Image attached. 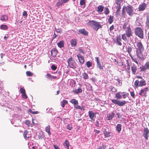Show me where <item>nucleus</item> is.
Listing matches in <instances>:
<instances>
[{"label":"nucleus","instance_id":"1","mask_svg":"<svg viewBox=\"0 0 149 149\" xmlns=\"http://www.w3.org/2000/svg\"><path fill=\"white\" fill-rule=\"evenodd\" d=\"M88 26H90L93 29L96 31L99 29L102 28L100 23L94 20H90L87 23Z\"/></svg>","mask_w":149,"mask_h":149},{"label":"nucleus","instance_id":"2","mask_svg":"<svg viewBox=\"0 0 149 149\" xmlns=\"http://www.w3.org/2000/svg\"><path fill=\"white\" fill-rule=\"evenodd\" d=\"M125 30V33L122 34V38L124 41H127L129 40L128 38H130L132 36V31L130 25H129L127 28Z\"/></svg>","mask_w":149,"mask_h":149},{"label":"nucleus","instance_id":"3","mask_svg":"<svg viewBox=\"0 0 149 149\" xmlns=\"http://www.w3.org/2000/svg\"><path fill=\"white\" fill-rule=\"evenodd\" d=\"M134 33L135 34L141 39L144 38L143 31V29L139 27H137L135 29Z\"/></svg>","mask_w":149,"mask_h":149},{"label":"nucleus","instance_id":"4","mask_svg":"<svg viewBox=\"0 0 149 149\" xmlns=\"http://www.w3.org/2000/svg\"><path fill=\"white\" fill-rule=\"evenodd\" d=\"M125 9V11H126L128 15L130 16H132L134 13V8L132 6L129 5L127 6H124Z\"/></svg>","mask_w":149,"mask_h":149},{"label":"nucleus","instance_id":"5","mask_svg":"<svg viewBox=\"0 0 149 149\" xmlns=\"http://www.w3.org/2000/svg\"><path fill=\"white\" fill-rule=\"evenodd\" d=\"M68 66L73 69H76L77 64L75 61L72 57L69 58L68 60Z\"/></svg>","mask_w":149,"mask_h":149},{"label":"nucleus","instance_id":"6","mask_svg":"<svg viewBox=\"0 0 149 149\" xmlns=\"http://www.w3.org/2000/svg\"><path fill=\"white\" fill-rule=\"evenodd\" d=\"M111 100L113 103L117 104L120 106H123L126 103V102L125 100L120 101L116 99Z\"/></svg>","mask_w":149,"mask_h":149},{"label":"nucleus","instance_id":"7","mask_svg":"<svg viewBox=\"0 0 149 149\" xmlns=\"http://www.w3.org/2000/svg\"><path fill=\"white\" fill-rule=\"evenodd\" d=\"M148 87H145L141 89L140 91L139 94L141 97H146L147 96V92L148 91Z\"/></svg>","mask_w":149,"mask_h":149},{"label":"nucleus","instance_id":"8","mask_svg":"<svg viewBox=\"0 0 149 149\" xmlns=\"http://www.w3.org/2000/svg\"><path fill=\"white\" fill-rule=\"evenodd\" d=\"M136 49L140 52H142L144 49L143 46L141 42H138L137 43Z\"/></svg>","mask_w":149,"mask_h":149},{"label":"nucleus","instance_id":"9","mask_svg":"<svg viewBox=\"0 0 149 149\" xmlns=\"http://www.w3.org/2000/svg\"><path fill=\"white\" fill-rule=\"evenodd\" d=\"M146 7V4L144 2L143 3L139 5L138 8L139 11H143L145 9Z\"/></svg>","mask_w":149,"mask_h":149},{"label":"nucleus","instance_id":"10","mask_svg":"<svg viewBox=\"0 0 149 149\" xmlns=\"http://www.w3.org/2000/svg\"><path fill=\"white\" fill-rule=\"evenodd\" d=\"M77 56L80 63L81 64H83L84 63L85 61L84 57L80 54H77Z\"/></svg>","mask_w":149,"mask_h":149},{"label":"nucleus","instance_id":"11","mask_svg":"<svg viewBox=\"0 0 149 149\" xmlns=\"http://www.w3.org/2000/svg\"><path fill=\"white\" fill-rule=\"evenodd\" d=\"M141 70L142 71H144L146 69L149 70V61H147L144 66L140 67Z\"/></svg>","mask_w":149,"mask_h":149},{"label":"nucleus","instance_id":"12","mask_svg":"<svg viewBox=\"0 0 149 149\" xmlns=\"http://www.w3.org/2000/svg\"><path fill=\"white\" fill-rule=\"evenodd\" d=\"M149 133V131L147 127H144L143 130V136L146 140L148 139V134Z\"/></svg>","mask_w":149,"mask_h":149},{"label":"nucleus","instance_id":"13","mask_svg":"<svg viewBox=\"0 0 149 149\" xmlns=\"http://www.w3.org/2000/svg\"><path fill=\"white\" fill-rule=\"evenodd\" d=\"M78 31L80 33L85 36H87L88 35V32L84 28L79 29Z\"/></svg>","mask_w":149,"mask_h":149},{"label":"nucleus","instance_id":"14","mask_svg":"<svg viewBox=\"0 0 149 149\" xmlns=\"http://www.w3.org/2000/svg\"><path fill=\"white\" fill-rule=\"evenodd\" d=\"M122 40L121 39V36L120 35L117 36L116 37V43L118 45L121 46L122 44L121 41Z\"/></svg>","mask_w":149,"mask_h":149},{"label":"nucleus","instance_id":"15","mask_svg":"<svg viewBox=\"0 0 149 149\" xmlns=\"http://www.w3.org/2000/svg\"><path fill=\"white\" fill-rule=\"evenodd\" d=\"M58 50L56 48H54L51 51V55L53 57L56 56L58 53Z\"/></svg>","mask_w":149,"mask_h":149},{"label":"nucleus","instance_id":"16","mask_svg":"<svg viewBox=\"0 0 149 149\" xmlns=\"http://www.w3.org/2000/svg\"><path fill=\"white\" fill-rule=\"evenodd\" d=\"M88 115L90 118L91 119V121L93 120H94V119H93L94 116H95V114L94 113L93 111H89L88 112Z\"/></svg>","mask_w":149,"mask_h":149},{"label":"nucleus","instance_id":"17","mask_svg":"<svg viewBox=\"0 0 149 149\" xmlns=\"http://www.w3.org/2000/svg\"><path fill=\"white\" fill-rule=\"evenodd\" d=\"M116 3L117 5L116 6V8L117 10L116 13H119L121 8V3H116Z\"/></svg>","mask_w":149,"mask_h":149},{"label":"nucleus","instance_id":"18","mask_svg":"<svg viewBox=\"0 0 149 149\" xmlns=\"http://www.w3.org/2000/svg\"><path fill=\"white\" fill-rule=\"evenodd\" d=\"M0 19L2 21L6 22L8 20V17L6 15H4L1 16Z\"/></svg>","mask_w":149,"mask_h":149},{"label":"nucleus","instance_id":"19","mask_svg":"<svg viewBox=\"0 0 149 149\" xmlns=\"http://www.w3.org/2000/svg\"><path fill=\"white\" fill-rule=\"evenodd\" d=\"M82 90L81 88H79L77 89H74L72 91V92L76 94L82 93Z\"/></svg>","mask_w":149,"mask_h":149},{"label":"nucleus","instance_id":"20","mask_svg":"<svg viewBox=\"0 0 149 149\" xmlns=\"http://www.w3.org/2000/svg\"><path fill=\"white\" fill-rule=\"evenodd\" d=\"M70 42L72 47H75L76 46L77 41L75 39H72L70 41Z\"/></svg>","mask_w":149,"mask_h":149},{"label":"nucleus","instance_id":"21","mask_svg":"<svg viewBox=\"0 0 149 149\" xmlns=\"http://www.w3.org/2000/svg\"><path fill=\"white\" fill-rule=\"evenodd\" d=\"M63 145L65 146V148L66 149H69L70 143L68 140L67 139L65 140L63 143Z\"/></svg>","mask_w":149,"mask_h":149},{"label":"nucleus","instance_id":"22","mask_svg":"<svg viewBox=\"0 0 149 149\" xmlns=\"http://www.w3.org/2000/svg\"><path fill=\"white\" fill-rule=\"evenodd\" d=\"M64 42L63 40L60 41L57 43V45L58 47L60 48L64 47Z\"/></svg>","mask_w":149,"mask_h":149},{"label":"nucleus","instance_id":"23","mask_svg":"<svg viewBox=\"0 0 149 149\" xmlns=\"http://www.w3.org/2000/svg\"><path fill=\"white\" fill-rule=\"evenodd\" d=\"M63 3V0H58V2L56 3V6L58 8L61 6Z\"/></svg>","mask_w":149,"mask_h":149},{"label":"nucleus","instance_id":"24","mask_svg":"<svg viewBox=\"0 0 149 149\" xmlns=\"http://www.w3.org/2000/svg\"><path fill=\"white\" fill-rule=\"evenodd\" d=\"M70 102L74 105V106H75L76 105H78V101L74 99H71Z\"/></svg>","mask_w":149,"mask_h":149},{"label":"nucleus","instance_id":"25","mask_svg":"<svg viewBox=\"0 0 149 149\" xmlns=\"http://www.w3.org/2000/svg\"><path fill=\"white\" fill-rule=\"evenodd\" d=\"M104 8V6L102 5L98 6L97 7V11L99 13H101L103 11Z\"/></svg>","mask_w":149,"mask_h":149},{"label":"nucleus","instance_id":"26","mask_svg":"<svg viewBox=\"0 0 149 149\" xmlns=\"http://www.w3.org/2000/svg\"><path fill=\"white\" fill-rule=\"evenodd\" d=\"M122 125L120 124H117L116 127V130L118 132H120L121 130Z\"/></svg>","mask_w":149,"mask_h":149},{"label":"nucleus","instance_id":"27","mask_svg":"<svg viewBox=\"0 0 149 149\" xmlns=\"http://www.w3.org/2000/svg\"><path fill=\"white\" fill-rule=\"evenodd\" d=\"M50 125H48L45 127V131L47 132L49 135H50L51 134L50 131Z\"/></svg>","mask_w":149,"mask_h":149},{"label":"nucleus","instance_id":"28","mask_svg":"<svg viewBox=\"0 0 149 149\" xmlns=\"http://www.w3.org/2000/svg\"><path fill=\"white\" fill-rule=\"evenodd\" d=\"M131 68L132 74H135L137 70L136 67L133 65L132 66Z\"/></svg>","mask_w":149,"mask_h":149},{"label":"nucleus","instance_id":"29","mask_svg":"<svg viewBox=\"0 0 149 149\" xmlns=\"http://www.w3.org/2000/svg\"><path fill=\"white\" fill-rule=\"evenodd\" d=\"M146 85V81L145 80H142L140 81L139 85L140 87L145 86Z\"/></svg>","mask_w":149,"mask_h":149},{"label":"nucleus","instance_id":"30","mask_svg":"<svg viewBox=\"0 0 149 149\" xmlns=\"http://www.w3.org/2000/svg\"><path fill=\"white\" fill-rule=\"evenodd\" d=\"M115 115V113L113 112H112L111 113V114H109V116H108V120H111L112 119V118L114 117Z\"/></svg>","mask_w":149,"mask_h":149},{"label":"nucleus","instance_id":"31","mask_svg":"<svg viewBox=\"0 0 149 149\" xmlns=\"http://www.w3.org/2000/svg\"><path fill=\"white\" fill-rule=\"evenodd\" d=\"M113 16L110 15L108 19V22L110 24H111L113 21Z\"/></svg>","mask_w":149,"mask_h":149},{"label":"nucleus","instance_id":"32","mask_svg":"<svg viewBox=\"0 0 149 149\" xmlns=\"http://www.w3.org/2000/svg\"><path fill=\"white\" fill-rule=\"evenodd\" d=\"M140 81L139 80H136L134 82V87L137 88L139 86H140L139 85Z\"/></svg>","mask_w":149,"mask_h":149},{"label":"nucleus","instance_id":"33","mask_svg":"<svg viewBox=\"0 0 149 149\" xmlns=\"http://www.w3.org/2000/svg\"><path fill=\"white\" fill-rule=\"evenodd\" d=\"M146 24V27L149 29V16H147Z\"/></svg>","mask_w":149,"mask_h":149},{"label":"nucleus","instance_id":"34","mask_svg":"<svg viewBox=\"0 0 149 149\" xmlns=\"http://www.w3.org/2000/svg\"><path fill=\"white\" fill-rule=\"evenodd\" d=\"M125 11V10L123 7L122 10V15L123 17L124 18H125L127 17V15L126 14V12Z\"/></svg>","mask_w":149,"mask_h":149},{"label":"nucleus","instance_id":"35","mask_svg":"<svg viewBox=\"0 0 149 149\" xmlns=\"http://www.w3.org/2000/svg\"><path fill=\"white\" fill-rule=\"evenodd\" d=\"M104 138L109 137L110 136V133L108 131H105L104 133Z\"/></svg>","mask_w":149,"mask_h":149},{"label":"nucleus","instance_id":"36","mask_svg":"<svg viewBox=\"0 0 149 149\" xmlns=\"http://www.w3.org/2000/svg\"><path fill=\"white\" fill-rule=\"evenodd\" d=\"M127 68H125V70L128 72H129L130 70V66L129 63L127 61Z\"/></svg>","mask_w":149,"mask_h":149},{"label":"nucleus","instance_id":"37","mask_svg":"<svg viewBox=\"0 0 149 149\" xmlns=\"http://www.w3.org/2000/svg\"><path fill=\"white\" fill-rule=\"evenodd\" d=\"M128 23L127 22H125L123 24V28L124 29H126L127 28V26L129 25Z\"/></svg>","mask_w":149,"mask_h":149},{"label":"nucleus","instance_id":"38","mask_svg":"<svg viewBox=\"0 0 149 149\" xmlns=\"http://www.w3.org/2000/svg\"><path fill=\"white\" fill-rule=\"evenodd\" d=\"M132 50V48L130 46H128L127 48V51L128 53L132 57V55L131 54V52Z\"/></svg>","mask_w":149,"mask_h":149},{"label":"nucleus","instance_id":"39","mask_svg":"<svg viewBox=\"0 0 149 149\" xmlns=\"http://www.w3.org/2000/svg\"><path fill=\"white\" fill-rule=\"evenodd\" d=\"M83 78L84 79H86L88 78V74L85 72H84L82 74Z\"/></svg>","mask_w":149,"mask_h":149},{"label":"nucleus","instance_id":"40","mask_svg":"<svg viewBox=\"0 0 149 149\" xmlns=\"http://www.w3.org/2000/svg\"><path fill=\"white\" fill-rule=\"evenodd\" d=\"M68 101L67 100H63V101L62 102L61 106L63 107H64L65 106V104H68Z\"/></svg>","mask_w":149,"mask_h":149},{"label":"nucleus","instance_id":"41","mask_svg":"<svg viewBox=\"0 0 149 149\" xmlns=\"http://www.w3.org/2000/svg\"><path fill=\"white\" fill-rule=\"evenodd\" d=\"M1 28L3 30H6L8 29V27L6 25L2 24L1 26Z\"/></svg>","mask_w":149,"mask_h":149},{"label":"nucleus","instance_id":"42","mask_svg":"<svg viewBox=\"0 0 149 149\" xmlns=\"http://www.w3.org/2000/svg\"><path fill=\"white\" fill-rule=\"evenodd\" d=\"M28 131L26 130H25L24 132L23 135L25 139H27V135L28 134Z\"/></svg>","mask_w":149,"mask_h":149},{"label":"nucleus","instance_id":"43","mask_svg":"<svg viewBox=\"0 0 149 149\" xmlns=\"http://www.w3.org/2000/svg\"><path fill=\"white\" fill-rule=\"evenodd\" d=\"M86 65L87 67L88 68L91 67L92 66V63L89 61H88L86 62Z\"/></svg>","mask_w":149,"mask_h":149},{"label":"nucleus","instance_id":"44","mask_svg":"<svg viewBox=\"0 0 149 149\" xmlns=\"http://www.w3.org/2000/svg\"><path fill=\"white\" fill-rule=\"evenodd\" d=\"M46 77L48 79H52V76L49 73H47L46 75Z\"/></svg>","mask_w":149,"mask_h":149},{"label":"nucleus","instance_id":"45","mask_svg":"<svg viewBox=\"0 0 149 149\" xmlns=\"http://www.w3.org/2000/svg\"><path fill=\"white\" fill-rule=\"evenodd\" d=\"M104 9H105V10L104 11V14L106 15L108 14L109 13V10L108 8H105Z\"/></svg>","mask_w":149,"mask_h":149},{"label":"nucleus","instance_id":"46","mask_svg":"<svg viewBox=\"0 0 149 149\" xmlns=\"http://www.w3.org/2000/svg\"><path fill=\"white\" fill-rule=\"evenodd\" d=\"M80 4L81 6H84V7L85 6V0H80Z\"/></svg>","mask_w":149,"mask_h":149},{"label":"nucleus","instance_id":"47","mask_svg":"<svg viewBox=\"0 0 149 149\" xmlns=\"http://www.w3.org/2000/svg\"><path fill=\"white\" fill-rule=\"evenodd\" d=\"M74 108L76 109H80L81 110H82V109H83V110H84V109L82 108L80 106H79V105H78L77 106H76L75 105V106H74Z\"/></svg>","mask_w":149,"mask_h":149},{"label":"nucleus","instance_id":"48","mask_svg":"<svg viewBox=\"0 0 149 149\" xmlns=\"http://www.w3.org/2000/svg\"><path fill=\"white\" fill-rule=\"evenodd\" d=\"M26 73L27 75L29 76H32L33 75V73L29 71L26 72Z\"/></svg>","mask_w":149,"mask_h":149},{"label":"nucleus","instance_id":"49","mask_svg":"<svg viewBox=\"0 0 149 149\" xmlns=\"http://www.w3.org/2000/svg\"><path fill=\"white\" fill-rule=\"evenodd\" d=\"M29 111L33 114H37L39 113L38 111H32L31 109H29Z\"/></svg>","mask_w":149,"mask_h":149},{"label":"nucleus","instance_id":"50","mask_svg":"<svg viewBox=\"0 0 149 149\" xmlns=\"http://www.w3.org/2000/svg\"><path fill=\"white\" fill-rule=\"evenodd\" d=\"M116 97L118 99H120L122 97L121 95L119 93H117L116 94Z\"/></svg>","mask_w":149,"mask_h":149},{"label":"nucleus","instance_id":"51","mask_svg":"<svg viewBox=\"0 0 149 149\" xmlns=\"http://www.w3.org/2000/svg\"><path fill=\"white\" fill-rule=\"evenodd\" d=\"M57 67L54 65H52L51 66V68L54 70H56L57 69Z\"/></svg>","mask_w":149,"mask_h":149},{"label":"nucleus","instance_id":"52","mask_svg":"<svg viewBox=\"0 0 149 149\" xmlns=\"http://www.w3.org/2000/svg\"><path fill=\"white\" fill-rule=\"evenodd\" d=\"M20 92L22 94L26 93L25 90L24 88H20Z\"/></svg>","mask_w":149,"mask_h":149},{"label":"nucleus","instance_id":"53","mask_svg":"<svg viewBox=\"0 0 149 149\" xmlns=\"http://www.w3.org/2000/svg\"><path fill=\"white\" fill-rule=\"evenodd\" d=\"M97 65L100 69V70L103 69V68L102 67V65L100 63H97Z\"/></svg>","mask_w":149,"mask_h":149},{"label":"nucleus","instance_id":"54","mask_svg":"<svg viewBox=\"0 0 149 149\" xmlns=\"http://www.w3.org/2000/svg\"><path fill=\"white\" fill-rule=\"evenodd\" d=\"M67 129L71 130L72 128V126L71 124H68L67 125Z\"/></svg>","mask_w":149,"mask_h":149},{"label":"nucleus","instance_id":"55","mask_svg":"<svg viewBox=\"0 0 149 149\" xmlns=\"http://www.w3.org/2000/svg\"><path fill=\"white\" fill-rule=\"evenodd\" d=\"M25 123L28 126H29L30 125V121L28 120H26L25 121Z\"/></svg>","mask_w":149,"mask_h":149},{"label":"nucleus","instance_id":"56","mask_svg":"<svg viewBox=\"0 0 149 149\" xmlns=\"http://www.w3.org/2000/svg\"><path fill=\"white\" fill-rule=\"evenodd\" d=\"M142 52H139V53H138V52H137L136 55L139 58H141L142 56Z\"/></svg>","mask_w":149,"mask_h":149},{"label":"nucleus","instance_id":"57","mask_svg":"<svg viewBox=\"0 0 149 149\" xmlns=\"http://www.w3.org/2000/svg\"><path fill=\"white\" fill-rule=\"evenodd\" d=\"M22 97L24 99H26L28 98V97L26 95L25 93L22 94Z\"/></svg>","mask_w":149,"mask_h":149},{"label":"nucleus","instance_id":"58","mask_svg":"<svg viewBox=\"0 0 149 149\" xmlns=\"http://www.w3.org/2000/svg\"><path fill=\"white\" fill-rule=\"evenodd\" d=\"M131 57L132 59V61L134 62H135L137 64H138V62L136 58H133L132 56V57Z\"/></svg>","mask_w":149,"mask_h":149},{"label":"nucleus","instance_id":"59","mask_svg":"<svg viewBox=\"0 0 149 149\" xmlns=\"http://www.w3.org/2000/svg\"><path fill=\"white\" fill-rule=\"evenodd\" d=\"M22 15L23 16H25L26 17L27 16V12L26 11H24L22 13Z\"/></svg>","mask_w":149,"mask_h":149},{"label":"nucleus","instance_id":"60","mask_svg":"<svg viewBox=\"0 0 149 149\" xmlns=\"http://www.w3.org/2000/svg\"><path fill=\"white\" fill-rule=\"evenodd\" d=\"M78 51L81 53H83V54H84V52L83 51V50L81 49V47H79L78 49Z\"/></svg>","mask_w":149,"mask_h":149},{"label":"nucleus","instance_id":"61","mask_svg":"<svg viewBox=\"0 0 149 149\" xmlns=\"http://www.w3.org/2000/svg\"><path fill=\"white\" fill-rule=\"evenodd\" d=\"M130 95L133 98H134L135 97V94L134 92H130Z\"/></svg>","mask_w":149,"mask_h":149},{"label":"nucleus","instance_id":"62","mask_svg":"<svg viewBox=\"0 0 149 149\" xmlns=\"http://www.w3.org/2000/svg\"><path fill=\"white\" fill-rule=\"evenodd\" d=\"M106 148V147L104 145H102L99 147L98 149H105Z\"/></svg>","mask_w":149,"mask_h":149},{"label":"nucleus","instance_id":"63","mask_svg":"<svg viewBox=\"0 0 149 149\" xmlns=\"http://www.w3.org/2000/svg\"><path fill=\"white\" fill-rule=\"evenodd\" d=\"M95 59L97 63H100L99 61V58L98 57H95Z\"/></svg>","mask_w":149,"mask_h":149},{"label":"nucleus","instance_id":"64","mask_svg":"<svg viewBox=\"0 0 149 149\" xmlns=\"http://www.w3.org/2000/svg\"><path fill=\"white\" fill-rule=\"evenodd\" d=\"M53 146L55 149H59V147L57 145L54 144L53 145Z\"/></svg>","mask_w":149,"mask_h":149}]
</instances>
